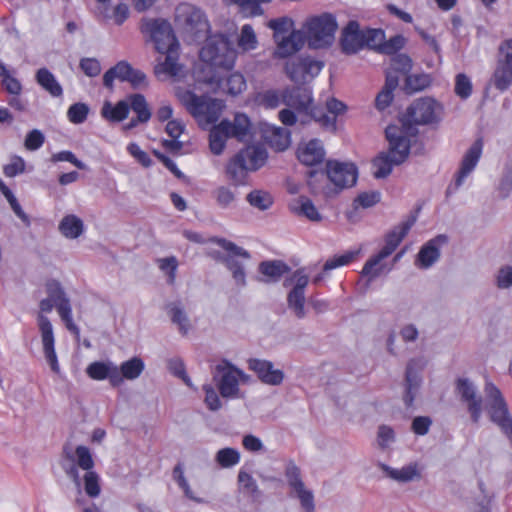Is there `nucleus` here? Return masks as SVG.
<instances>
[{"instance_id":"nucleus-58","label":"nucleus","mask_w":512,"mask_h":512,"mask_svg":"<svg viewBox=\"0 0 512 512\" xmlns=\"http://www.w3.org/2000/svg\"><path fill=\"white\" fill-rule=\"evenodd\" d=\"M213 194L217 205L221 208H228L236 200V194L226 186L218 187Z\"/></svg>"},{"instance_id":"nucleus-50","label":"nucleus","mask_w":512,"mask_h":512,"mask_svg":"<svg viewBox=\"0 0 512 512\" xmlns=\"http://www.w3.org/2000/svg\"><path fill=\"white\" fill-rule=\"evenodd\" d=\"M364 47L379 52V47L385 40V33L382 29H366L363 30Z\"/></svg>"},{"instance_id":"nucleus-30","label":"nucleus","mask_w":512,"mask_h":512,"mask_svg":"<svg viewBox=\"0 0 512 512\" xmlns=\"http://www.w3.org/2000/svg\"><path fill=\"white\" fill-rule=\"evenodd\" d=\"M130 106L127 100H121L113 106L106 101L101 109V116L110 122H121L125 120L129 114Z\"/></svg>"},{"instance_id":"nucleus-10","label":"nucleus","mask_w":512,"mask_h":512,"mask_svg":"<svg viewBox=\"0 0 512 512\" xmlns=\"http://www.w3.org/2000/svg\"><path fill=\"white\" fill-rule=\"evenodd\" d=\"M487 413L494 423L512 443V416L501 391L493 384L486 383Z\"/></svg>"},{"instance_id":"nucleus-3","label":"nucleus","mask_w":512,"mask_h":512,"mask_svg":"<svg viewBox=\"0 0 512 512\" xmlns=\"http://www.w3.org/2000/svg\"><path fill=\"white\" fill-rule=\"evenodd\" d=\"M267 160V152L261 146H248L240 150L226 165V176L235 186L246 183L249 171L261 168Z\"/></svg>"},{"instance_id":"nucleus-46","label":"nucleus","mask_w":512,"mask_h":512,"mask_svg":"<svg viewBox=\"0 0 512 512\" xmlns=\"http://www.w3.org/2000/svg\"><path fill=\"white\" fill-rule=\"evenodd\" d=\"M246 88V81L242 74L232 73L225 80L223 89L232 96H237Z\"/></svg>"},{"instance_id":"nucleus-27","label":"nucleus","mask_w":512,"mask_h":512,"mask_svg":"<svg viewBox=\"0 0 512 512\" xmlns=\"http://www.w3.org/2000/svg\"><path fill=\"white\" fill-rule=\"evenodd\" d=\"M379 466L389 478L400 483H407L421 478V472L417 463H410L400 469L392 468L383 463L379 464Z\"/></svg>"},{"instance_id":"nucleus-62","label":"nucleus","mask_w":512,"mask_h":512,"mask_svg":"<svg viewBox=\"0 0 512 512\" xmlns=\"http://www.w3.org/2000/svg\"><path fill=\"white\" fill-rule=\"evenodd\" d=\"M496 62L512 66V39H506L500 43Z\"/></svg>"},{"instance_id":"nucleus-53","label":"nucleus","mask_w":512,"mask_h":512,"mask_svg":"<svg viewBox=\"0 0 512 512\" xmlns=\"http://www.w3.org/2000/svg\"><path fill=\"white\" fill-rule=\"evenodd\" d=\"M357 254H358V252L348 251L342 255H335L334 257L328 259L325 262V264L323 266V271L328 272L337 267L347 265L355 259Z\"/></svg>"},{"instance_id":"nucleus-35","label":"nucleus","mask_w":512,"mask_h":512,"mask_svg":"<svg viewBox=\"0 0 512 512\" xmlns=\"http://www.w3.org/2000/svg\"><path fill=\"white\" fill-rule=\"evenodd\" d=\"M291 210L298 215L305 216L310 221L318 222L321 220V215L313 202L305 197L300 196L299 199L290 206Z\"/></svg>"},{"instance_id":"nucleus-18","label":"nucleus","mask_w":512,"mask_h":512,"mask_svg":"<svg viewBox=\"0 0 512 512\" xmlns=\"http://www.w3.org/2000/svg\"><path fill=\"white\" fill-rule=\"evenodd\" d=\"M484 142L478 138L463 155L459 170L455 175L454 189L457 190L477 166L483 151Z\"/></svg>"},{"instance_id":"nucleus-14","label":"nucleus","mask_w":512,"mask_h":512,"mask_svg":"<svg viewBox=\"0 0 512 512\" xmlns=\"http://www.w3.org/2000/svg\"><path fill=\"white\" fill-rule=\"evenodd\" d=\"M211 242L219 245L228 252L225 256H220L218 259L223 262L228 270L232 273L233 279L238 285L244 286L246 284V274L243 265L236 259L241 257L244 259L250 258V253L235 243L225 239L214 237Z\"/></svg>"},{"instance_id":"nucleus-13","label":"nucleus","mask_w":512,"mask_h":512,"mask_svg":"<svg viewBox=\"0 0 512 512\" xmlns=\"http://www.w3.org/2000/svg\"><path fill=\"white\" fill-rule=\"evenodd\" d=\"M54 306V301H52L48 297L46 299L41 300L39 304L40 312L37 315V323L41 335L45 358L48 364L50 365L52 371L58 373L60 371V367L58 364L57 355L54 348L55 338L53 333V327L50 320L45 315H43L44 312H51Z\"/></svg>"},{"instance_id":"nucleus-24","label":"nucleus","mask_w":512,"mask_h":512,"mask_svg":"<svg viewBox=\"0 0 512 512\" xmlns=\"http://www.w3.org/2000/svg\"><path fill=\"white\" fill-rule=\"evenodd\" d=\"M325 158L323 144L318 139H312L298 149V159L306 166L321 164Z\"/></svg>"},{"instance_id":"nucleus-55","label":"nucleus","mask_w":512,"mask_h":512,"mask_svg":"<svg viewBox=\"0 0 512 512\" xmlns=\"http://www.w3.org/2000/svg\"><path fill=\"white\" fill-rule=\"evenodd\" d=\"M88 113L89 107L85 103H75L69 107L67 116L70 122L81 124L87 119Z\"/></svg>"},{"instance_id":"nucleus-42","label":"nucleus","mask_w":512,"mask_h":512,"mask_svg":"<svg viewBox=\"0 0 512 512\" xmlns=\"http://www.w3.org/2000/svg\"><path fill=\"white\" fill-rule=\"evenodd\" d=\"M247 202L259 210H267L273 204V197L266 191L253 190L246 196Z\"/></svg>"},{"instance_id":"nucleus-23","label":"nucleus","mask_w":512,"mask_h":512,"mask_svg":"<svg viewBox=\"0 0 512 512\" xmlns=\"http://www.w3.org/2000/svg\"><path fill=\"white\" fill-rule=\"evenodd\" d=\"M447 237L445 235H438L434 239L428 241L422 246L417 254L415 264L423 269L431 267L439 258V244L446 243Z\"/></svg>"},{"instance_id":"nucleus-29","label":"nucleus","mask_w":512,"mask_h":512,"mask_svg":"<svg viewBox=\"0 0 512 512\" xmlns=\"http://www.w3.org/2000/svg\"><path fill=\"white\" fill-rule=\"evenodd\" d=\"M398 84L399 76L392 72H387L384 87L375 99V105L378 110H384L391 104L394 98L393 91L397 88Z\"/></svg>"},{"instance_id":"nucleus-12","label":"nucleus","mask_w":512,"mask_h":512,"mask_svg":"<svg viewBox=\"0 0 512 512\" xmlns=\"http://www.w3.org/2000/svg\"><path fill=\"white\" fill-rule=\"evenodd\" d=\"M139 28L143 36L154 43L158 52L179 47L171 24L165 19L143 17Z\"/></svg>"},{"instance_id":"nucleus-32","label":"nucleus","mask_w":512,"mask_h":512,"mask_svg":"<svg viewBox=\"0 0 512 512\" xmlns=\"http://www.w3.org/2000/svg\"><path fill=\"white\" fill-rule=\"evenodd\" d=\"M178 48L179 47H171L170 50L160 52L161 54H166L165 61L160 63L155 67V73L157 75L167 74L170 76H176L180 72V66L177 62L178 60Z\"/></svg>"},{"instance_id":"nucleus-57","label":"nucleus","mask_w":512,"mask_h":512,"mask_svg":"<svg viewBox=\"0 0 512 512\" xmlns=\"http://www.w3.org/2000/svg\"><path fill=\"white\" fill-rule=\"evenodd\" d=\"M157 263L160 270L168 275V283L173 284L176 279V270L178 267L177 258L175 256L160 258L157 260Z\"/></svg>"},{"instance_id":"nucleus-39","label":"nucleus","mask_w":512,"mask_h":512,"mask_svg":"<svg viewBox=\"0 0 512 512\" xmlns=\"http://www.w3.org/2000/svg\"><path fill=\"white\" fill-rule=\"evenodd\" d=\"M144 362L139 357H133L121 364L119 368L122 381L124 379L134 380L138 378L144 370Z\"/></svg>"},{"instance_id":"nucleus-44","label":"nucleus","mask_w":512,"mask_h":512,"mask_svg":"<svg viewBox=\"0 0 512 512\" xmlns=\"http://www.w3.org/2000/svg\"><path fill=\"white\" fill-rule=\"evenodd\" d=\"M287 303L289 309H291L295 316L299 319L304 318L306 315L304 304H305V294L304 292H299L295 290H291L287 296Z\"/></svg>"},{"instance_id":"nucleus-33","label":"nucleus","mask_w":512,"mask_h":512,"mask_svg":"<svg viewBox=\"0 0 512 512\" xmlns=\"http://www.w3.org/2000/svg\"><path fill=\"white\" fill-rule=\"evenodd\" d=\"M59 231L66 238L75 239L84 231L83 221L76 215H67L60 221Z\"/></svg>"},{"instance_id":"nucleus-16","label":"nucleus","mask_w":512,"mask_h":512,"mask_svg":"<svg viewBox=\"0 0 512 512\" xmlns=\"http://www.w3.org/2000/svg\"><path fill=\"white\" fill-rule=\"evenodd\" d=\"M241 376L242 371L231 365L227 360H223L215 366L213 380L216 382L222 397L234 398L237 396Z\"/></svg>"},{"instance_id":"nucleus-49","label":"nucleus","mask_w":512,"mask_h":512,"mask_svg":"<svg viewBox=\"0 0 512 512\" xmlns=\"http://www.w3.org/2000/svg\"><path fill=\"white\" fill-rule=\"evenodd\" d=\"M257 43L256 34L252 26L245 24L241 29V33L238 39V46L244 51H249L255 49Z\"/></svg>"},{"instance_id":"nucleus-43","label":"nucleus","mask_w":512,"mask_h":512,"mask_svg":"<svg viewBox=\"0 0 512 512\" xmlns=\"http://www.w3.org/2000/svg\"><path fill=\"white\" fill-rule=\"evenodd\" d=\"M304 70L303 58L293 59L285 64V72L288 78L295 83L306 81Z\"/></svg>"},{"instance_id":"nucleus-56","label":"nucleus","mask_w":512,"mask_h":512,"mask_svg":"<svg viewBox=\"0 0 512 512\" xmlns=\"http://www.w3.org/2000/svg\"><path fill=\"white\" fill-rule=\"evenodd\" d=\"M84 490L89 497L94 498L100 494L99 476L93 469L84 475Z\"/></svg>"},{"instance_id":"nucleus-45","label":"nucleus","mask_w":512,"mask_h":512,"mask_svg":"<svg viewBox=\"0 0 512 512\" xmlns=\"http://www.w3.org/2000/svg\"><path fill=\"white\" fill-rule=\"evenodd\" d=\"M216 462L223 468H230L240 461V453L234 448L220 449L215 456Z\"/></svg>"},{"instance_id":"nucleus-31","label":"nucleus","mask_w":512,"mask_h":512,"mask_svg":"<svg viewBox=\"0 0 512 512\" xmlns=\"http://www.w3.org/2000/svg\"><path fill=\"white\" fill-rule=\"evenodd\" d=\"M37 83L53 97H61L63 89L55 76L47 69L40 68L36 72Z\"/></svg>"},{"instance_id":"nucleus-38","label":"nucleus","mask_w":512,"mask_h":512,"mask_svg":"<svg viewBox=\"0 0 512 512\" xmlns=\"http://www.w3.org/2000/svg\"><path fill=\"white\" fill-rule=\"evenodd\" d=\"M130 109H132L141 123H146L151 118V111L148 103L142 94H132L128 97Z\"/></svg>"},{"instance_id":"nucleus-11","label":"nucleus","mask_w":512,"mask_h":512,"mask_svg":"<svg viewBox=\"0 0 512 512\" xmlns=\"http://www.w3.org/2000/svg\"><path fill=\"white\" fill-rule=\"evenodd\" d=\"M337 22L331 14L324 13L310 18L305 24V39L309 47L320 49L328 47L334 40Z\"/></svg>"},{"instance_id":"nucleus-54","label":"nucleus","mask_w":512,"mask_h":512,"mask_svg":"<svg viewBox=\"0 0 512 512\" xmlns=\"http://www.w3.org/2000/svg\"><path fill=\"white\" fill-rule=\"evenodd\" d=\"M241 7L245 16H258L263 13L261 3H269L271 0H234Z\"/></svg>"},{"instance_id":"nucleus-20","label":"nucleus","mask_w":512,"mask_h":512,"mask_svg":"<svg viewBox=\"0 0 512 512\" xmlns=\"http://www.w3.org/2000/svg\"><path fill=\"white\" fill-rule=\"evenodd\" d=\"M248 368L265 384L277 386L283 382V371L275 369L273 363L270 361L251 358L248 360Z\"/></svg>"},{"instance_id":"nucleus-22","label":"nucleus","mask_w":512,"mask_h":512,"mask_svg":"<svg viewBox=\"0 0 512 512\" xmlns=\"http://www.w3.org/2000/svg\"><path fill=\"white\" fill-rule=\"evenodd\" d=\"M312 101L311 90L306 87L286 88L282 91V103L299 112L308 111Z\"/></svg>"},{"instance_id":"nucleus-26","label":"nucleus","mask_w":512,"mask_h":512,"mask_svg":"<svg viewBox=\"0 0 512 512\" xmlns=\"http://www.w3.org/2000/svg\"><path fill=\"white\" fill-rule=\"evenodd\" d=\"M276 41L278 45L275 54L279 58H286L298 52L303 47L305 36L301 31H292L289 36H282Z\"/></svg>"},{"instance_id":"nucleus-2","label":"nucleus","mask_w":512,"mask_h":512,"mask_svg":"<svg viewBox=\"0 0 512 512\" xmlns=\"http://www.w3.org/2000/svg\"><path fill=\"white\" fill-rule=\"evenodd\" d=\"M385 135L389 142V150L380 153L373 160V166L376 168L374 177L377 179L387 177L392 172L393 166L402 164L410 153V139L403 136L398 126L389 125Z\"/></svg>"},{"instance_id":"nucleus-15","label":"nucleus","mask_w":512,"mask_h":512,"mask_svg":"<svg viewBox=\"0 0 512 512\" xmlns=\"http://www.w3.org/2000/svg\"><path fill=\"white\" fill-rule=\"evenodd\" d=\"M455 394L466 405L471 421L478 424L482 416L483 399L475 384L468 378L460 377L455 381Z\"/></svg>"},{"instance_id":"nucleus-8","label":"nucleus","mask_w":512,"mask_h":512,"mask_svg":"<svg viewBox=\"0 0 512 512\" xmlns=\"http://www.w3.org/2000/svg\"><path fill=\"white\" fill-rule=\"evenodd\" d=\"M175 22L192 41L207 38L210 26L200 8L190 3L179 4L175 9Z\"/></svg>"},{"instance_id":"nucleus-6","label":"nucleus","mask_w":512,"mask_h":512,"mask_svg":"<svg viewBox=\"0 0 512 512\" xmlns=\"http://www.w3.org/2000/svg\"><path fill=\"white\" fill-rule=\"evenodd\" d=\"M177 96L200 126L206 127L220 118L223 108L221 101L207 96H198L190 90L179 91Z\"/></svg>"},{"instance_id":"nucleus-63","label":"nucleus","mask_w":512,"mask_h":512,"mask_svg":"<svg viewBox=\"0 0 512 512\" xmlns=\"http://www.w3.org/2000/svg\"><path fill=\"white\" fill-rule=\"evenodd\" d=\"M285 476L289 485L294 489H301L304 487V483L301 479L300 469L293 463L290 462L285 471Z\"/></svg>"},{"instance_id":"nucleus-47","label":"nucleus","mask_w":512,"mask_h":512,"mask_svg":"<svg viewBox=\"0 0 512 512\" xmlns=\"http://www.w3.org/2000/svg\"><path fill=\"white\" fill-rule=\"evenodd\" d=\"M412 69V60L407 54L399 53L391 58V71L395 75L400 73L407 76Z\"/></svg>"},{"instance_id":"nucleus-19","label":"nucleus","mask_w":512,"mask_h":512,"mask_svg":"<svg viewBox=\"0 0 512 512\" xmlns=\"http://www.w3.org/2000/svg\"><path fill=\"white\" fill-rule=\"evenodd\" d=\"M340 46L347 55L356 54L364 48L363 30L357 21H349L341 33Z\"/></svg>"},{"instance_id":"nucleus-34","label":"nucleus","mask_w":512,"mask_h":512,"mask_svg":"<svg viewBox=\"0 0 512 512\" xmlns=\"http://www.w3.org/2000/svg\"><path fill=\"white\" fill-rule=\"evenodd\" d=\"M131 65L126 61H120L115 66L111 67L103 75V85L109 89L113 88L115 79L120 81H127L129 72H131Z\"/></svg>"},{"instance_id":"nucleus-4","label":"nucleus","mask_w":512,"mask_h":512,"mask_svg":"<svg viewBox=\"0 0 512 512\" xmlns=\"http://www.w3.org/2000/svg\"><path fill=\"white\" fill-rule=\"evenodd\" d=\"M415 221L416 218L411 217L407 221L395 226L386 234L384 247L376 255L369 258L364 264L361 272L363 276H367L369 280L372 281L381 275L385 269V264H383L382 261L397 249L410 231L411 227L414 225Z\"/></svg>"},{"instance_id":"nucleus-5","label":"nucleus","mask_w":512,"mask_h":512,"mask_svg":"<svg viewBox=\"0 0 512 512\" xmlns=\"http://www.w3.org/2000/svg\"><path fill=\"white\" fill-rule=\"evenodd\" d=\"M250 129V119L243 113H236L232 122L227 119L222 120L210 130L209 147L211 152L220 155L225 149L228 138L243 141L250 134Z\"/></svg>"},{"instance_id":"nucleus-17","label":"nucleus","mask_w":512,"mask_h":512,"mask_svg":"<svg viewBox=\"0 0 512 512\" xmlns=\"http://www.w3.org/2000/svg\"><path fill=\"white\" fill-rule=\"evenodd\" d=\"M326 175L335 187L342 190L352 187L356 183L358 171L353 163L328 161Z\"/></svg>"},{"instance_id":"nucleus-9","label":"nucleus","mask_w":512,"mask_h":512,"mask_svg":"<svg viewBox=\"0 0 512 512\" xmlns=\"http://www.w3.org/2000/svg\"><path fill=\"white\" fill-rule=\"evenodd\" d=\"M60 465L66 476L71 479L78 490L81 489V477L79 469L90 471L94 468V460L90 449L84 445H78L74 450L69 443L62 448Z\"/></svg>"},{"instance_id":"nucleus-1","label":"nucleus","mask_w":512,"mask_h":512,"mask_svg":"<svg viewBox=\"0 0 512 512\" xmlns=\"http://www.w3.org/2000/svg\"><path fill=\"white\" fill-rule=\"evenodd\" d=\"M444 116L443 105L432 97L415 99L406 109L399 127L404 137L410 139L418 133L417 125H438Z\"/></svg>"},{"instance_id":"nucleus-60","label":"nucleus","mask_w":512,"mask_h":512,"mask_svg":"<svg viewBox=\"0 0 512 512\" xmlns=\"http://www.w3.org/2000/svg\"><path fill=\"white\" fill-rule=\"evenodd\" d=\"M455 94L461 99H467L472 93V83L468 76L460 73L455 79Z\"/></svg>"},{"instance_id":"nucleus-59","label":"nucleus","mask_w":512,"mask_h":512,"mask_svg":"<svg viewBox=\"0 0 512 512\" xmlns=\"http://www.w3.org/2000/svg\"><path fill=\"white\" fill-rule=\"evenodd\" d=\"M405 38L402 35H395L388 41L383 40V44L379 47V53L386 55H395L397 51L403 48Z\"/></svg>"},{"instance_id":"nucleus-28","label":"nucleus","mask_w":512,"mask_h":512,"mask_svg":"<svg viewBox=\"0 0 512 512\" xmlns=\"http://www.w3.org/2000/svg\"><path fill=\"white\" fill-rule=\"evenodd\" d=\"M289 271L290 267L281 260L262 261L259 264V272L265 277L262 279L265 283L278 282Z\"/></svg>"},{"instance_id":"nucleus-48","label":"nucleus","mask_w":512,"mask_h":512,"mask_svg":"<svg viewBox=\"0 0 512 512\" xmlns=\"http://www.w3.org/2000/svg\"><path fill=\"white\" fill-rule=\"evenodd\" d=\"M0 191L5 196L7 201L9 202L11 209L13 212L26 224H29V218L27 214L23 211L20 204L18 203L16 197L12 193V191L8 188V186L0 179Z\"/></svg>"},{"instance_id":"nucleus-7","label":"nucleus","mask_w":512,"mask_h":512,"mask_svg":"<svg viewBox=\"0 0 512 512\" xmlns=\"http://www.w3.org/2000/svg\"><path fill=\"white\" fill-rule=\"evenodd\" d=\"M199 56L201 61L210 68L230 70L234 66L236 52L230 46L226 36L215 35L206 39Z\"/></svg>"},{"instance_id":"nucleus-37","label":"nucleus","mask_w":512,"mask_h":512,"mask_svg":"<svg viewBox=\"0 0 512 512\" xmlns=\"http://www.w3.org/2000/svg\"><path fill=\"white\" fill-rule=\"evenodd\" d=\"M492 82L499 91L507 90L512 85V66L496 62Z\"/></svg>"},{"instance_id":"nucleus-61","label":"nucleus","mask_w":512,"mask_h":512,"mask_svg":"<svg viewBox=\"0 0 512 512\" xmlns=\"http://www.w3.org/2000/svg\"><path fill=\"white\" fill-rule=\"evenodd\" d=\"M25 171V161L22 157L14 155L10 159V163L3 167V173L6 177H15Z\"/></svg>"},{"instance_id":"nucleus-52","label":"nucleus","mask_w":512,"mask_h":512,"mask_svg":"<svg viewBox=\"0 0 512 512\" xmlns=\"http://www.w3.org/2000/svg\"><path fill=\"white\" fill-rule=\"evenodd\" d=\"M46 292L48 294V298L54 301L55 307L64 301H69L60 282L57 280H49L46 283Z\"/></svg>"},{"instance_id":"nucleus-40","label":"nucleus","mask_w":512,"mask_h":512,"mask_svg":"<svg viewBox=\"0 0 512 512\" xmlns=\"http://www.w3.org/2000/svg\"><path fill=\"white\" fill-rule=\"evenodd\" d=\"M238 483L240 488H242L244 492L253 499V501H257L261 498L262 492L260 491L256 480L250 473L240 470L238 473Z\"/></svg>"},{"instance_id":"nucleus-36","label":"nucleus","mask_w":512,"mask_h":512,"mask_svg":"<svg viewBox=\"0 0 512 512\" xmlns=\"http://www.w3.org/2000/svg\"><path fill=\"white\" fill-rule=\"evenodd\" d=\"M266 139L279 151L285 150L290 144V132L286 128L272 126L266 131Z\"/></svg>"},{"instance_id":"nucleus-51","label":"nucleus","mask_w":512,"mask_h":512,"mask_svg":"<svg viewBox=\"0 0 512 512\" xmlns=\"http://www.w3.org/2000/svg\"><path fill=\"white\" fill-rule=\"evenodd\" d=\"M310 115L322 128L335 131V117H331L323 108L310 107Z\"/></svg>"},{"instance_id":"nucleus-41","label":"nucleus","mask_w":512,"mask_h":512,"mask_svg":"<svg viewBox=\"0 0 512 512\" xmlns=\"http://www.w3.org/2000/svg\"><path fill=\"white\" fill-rule=\"evenodd\" d=\"M168 313L170 315L171 321L178 325L179 331L183 335H186L189 331L190 324L183 308L177 303H171L168 305Z\"/></svg>"},{"instance_id":"nucleus-64","label":"nucleus","mask_w":512,"mask_h":512,"mask_svg":"<svg viewBox=\"0 0 512 512\" xmlns=\"http://www.w3.org/2000/svg\"><path fill=\"white\" fill-rule=\"evenodd\" d=\"M292 26V21L287 18L272 19L268 23V27L274 31V38L278 40L281 35L287 33Z\"/></svg>"},{"instance_id":"nucleus-21","label":"nucleus","mask_w":512,"mask_h":512,"mask_svg":"<svg viewBox=\"0 0 512 512\" xmlns=\"http://www.w3.org/2000/svg\"><path fill=\"white\" fill-rule=\"evenodd\" d=\"M87 375L97 381L108 379L113 387L122 384V377L119 368L112 362L95 361L86 368Z\"/></svg>"},{"instance_id":"nucleus-25","label":"nucleus","mask_w":512,"mask_h":512,"mask_svg":"<svg viewBox=\"0 0 512 512\" xmlns=\"http://www.w3.org/2000/svg\"><path fill=\"white\" fill-rule=\"evenodd\" d=\"M418 361L411 360L406 367L405 374V393L403 396V401L407 407L413 405L415 397L418 393V390L421 386V376L419 372L415 369Z\"/></svg>"}]
</instances>
